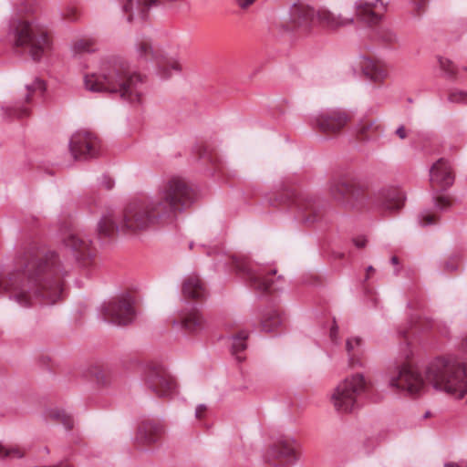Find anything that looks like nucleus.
I'll use <instances>...</instances> for the list:
<instances>
[{
  "label": "nucleus",
  "mask_w": 467,
  "mask_h": 467,
  "mask_svg": "<svg viewBox=\"0 0 467 467\" xmlns=\"http://www.w3.org/2000/svg\"><path fill=\"white\" fill-rule=\"evenodd\" d=\"M134 52L138 60L157 61L159 73L162 78L171 77L172 74L171 71L180 72L182 70V66L177 59L165 60L158 54V51L153 48L150 40L145 36L136 38Z\"/></svg>",
  "instance_id": "9d476101"
},
{
  "label": "nucleus",
  "mask_w": 467,
  "mask_h": 467,
  "mask_svg": "<svg viewBox=\"0 0 467 467\" xmlns=\"http://www.w3.org/2000/svg\"><path fill=\"white\" fill-rule=\"evenodd\" d=\"M236 1H237L238 5L241 8H246L249 5H251L255 0H236Z\"/></svg>",
  "instance_id": "a18cd8bd"
},
{
  "label": "nucleus",
  "mask_w": 467,
  "mask_h": 467,
  "mask_svg": "<svg viewBox=\"0 0 467 467\" xmlns=\"http://www.w3.org/2000/svg\"><path fill=\"white\" fill-rule=\"evenodd\" d=\"M362 346V340L360 337H350L346 342V349L349 356L350 363H354L355 357L359 353Z\"/></svg>",
  "instance_id": "473e14b6"
},
{
  "label": "nucleus",
  "mask_w": 467,
  "mask_h": 467,
  "mask_svg": "<svg viewBox=\"0 0 467 467\" xmlns=\"http://www.w3.org/2000/svg\"><path fill=\"white\" fill-rule=\"evenodd\" d=\"M367 190L366 183L350 175L332 179L327 188L330 198L338 206L348 211L358 210L365 205Z\"/></svg>",
  "instance_id": "0eeeda50"
},
{
  "label": "nucleus",
  "mask_w": 467,
  "mask_h": 467,
  "mask_svg": "<svg viewBox=\"0 0 467 467\" xmlns=\"http://www.w3.org/2000/svg\"><path fill=\"white\" fill-rule=\"evenodd\" d=\"M101 183L107 190H111L114 186V182L110 178L106 176L103 177V181Z\"/></svg>",
  "instance_id": "37998d69"
},
{
  "label": "nucleus",
  "mask_w": 467,
  "mask_h": 467,
  "mask_svg": "<svg viewBox=\"0 0 467 467\" xmlns=\"http://www.w3.org/2000/svg\"><path fill=\"white\" fill-rule=\"evenodd\" d=\"M47 417L56 422L63 424L67 430L73 428L74 420L72 417L63 410L51 409L47 411Z\"/></svg>",
  "instance_id": "c756f323"
},
{
  "label": "nucleus",
  "mask_w": 467,
  "mask_h": 467,
  "mask_svg": "<svg viewBox=\"0 0 467 467\" xmlns=\"http://www.w3.org/2000/svg\"><path fill=\"white\" fill-rule=\"evenodd\" d=\"M11 29L16 47L26 50L34 60H40L50 45L46 27L36 20L20 19L12 24Z\"/></svg>",
  "instance_id": "423d86ee"
},
{
  "label": "nucleus",
  "mask_w": 467,
  "mask_h": 467,
  "mask_svg": "<svg viewBox=\"0 0 467 467\" xmlns=\"http://www.w3.org/2000/svg\"><path fill=\"white\" fill-rule=\"evenodd\" d=\"M445 467H467V462H449L445 464Z\"/></svg>",
  "instance_id": "49530a36"
},
{
  "label": "nucleus",
  "mask_w": 467,
  "mask_h": 467,
  "mask_svg": "<svg viewBox=\"0 0 467 467\" xmlns=\"http://www.w3.org/2000/svg\"><path fill=\"white\" fill-rule=\"evenodd\" d=\"M172 324L187 332L196 333L203 329L204 319L199 310L191 306L179 312Z\"/></svg>",
  "instance_id": "a211bd4d"
},
{
  "label": "nucleus",
  "mask_w": 467,
  "mask_h": 467,
  "mask_svg": "<svg viewBox=\"0 0 467 467\" xmlns=\"http://www.w3.org/2000/svg\"><path fill=\"white\" fill-rule=\"evenodd\" d=\"M152 198L131 202L122 213L108 210L98 223V234L111 237L115 233L137 234L167 223Z\"/></svg>",
  "instance_id": "7ed1b4c3"
},
{
  "label": "nucleus",
  "mask_w": 467,
  "mask_h": 467,
  "mask_svg": "<svg viewBox=\"0 0 467 467\" xmlns=\"http://www.w3.org/2000/svg\"><path fill=\"white\" fill-rule=\"evenodd\" d=\"M163 432L164 429L161 424L147 420L139 426L135 440L139 444L150 445L157 442Z\"/></svg>",
  "instance_id": "412c9836"
},
{
  "label": "nucleus",
  "mask_w": 467,
  "mask_h": 467,
  "mask_svg": "<svg viewBox=\"0 0 467 467\" xmlns=\"http://www.w3.org/2000/svg\"><path fill=\"white\" fill-rule=\"evenodd\" d=\"M235 267L237 272L245 276L254 290L258 292H267L270 290L273 283L271 275L276 273L275 270L266 271L265 268L247 260L237 261Z\"/></svg>",
  "instance_id": "9b49d317"
},
{
  "label": "nucleus",
  "mask_w": 467,
  "mask_h": 467,
  "mask_svg": "<svg viewBox=\"0 0 467 467\" xmlns=\"http://www.w3.org/2000/svg\"><path fill=\"white\" fill-rule=\"evenodd\" d=\"M367 271L368 272H374V268L372 266H368Z\"/></svg>",
  "instance_id": "864d4df0"
},
{
  "label": "nucleus",
  "mask_w": 467,
  "mask_h": 467,
  "mask_svg": "<svg viewBox=\"0 0 467 467\" xmlns=\"http://www.w3.org/2000/svg\"><path fill=\"white\" fill-rule=\"evenodd\" d=\"M445 268L449 271H453V270H456L457 269V265H454V264H450V263H446L445 264Z\"/></svg>",
  "instance_id": "8fccbe9b"
},
{
  "label": "nucleus",
  "mask_w": 467,
  "mask_h": 467,
  "mask_svg": "<svg viewBox=\"0 0 467 467\" xmlns=\"http://www.w3.org/2000/svg\"><path fill=\"white\" fill-rule=\"evenodd\" d=\"M456 399L467 393V365L454 357H438L428 363L424 376L414 368L402 367L397 376L389 379L390 388L409 395H420L428 386Z\"/></svg>",
  "instance_id": "f03ea898"
},
{
  "label": "nucleus",
  "mask_w": 467,
  "mask_h": 467,
  "mask_svg": "<svg viewBox=\"0 0 467 467\" xmlns=\"http://www.w3.org/2000/svg\"><path fill=\"white\" fill-rule=\"evenodd\" d=\"M145 384L159 397L173 393L176 384L170 373L161 365H150L145 373Z\"/></svg>",
  "instance_id": "ddd939ff"
},
{
  "label": "nucleus",
  "mask_w": 467,
  "mask_h": 467,
  "mask_svg": "<svg viewBox=\"0 0 467 467\" xmlns=\"http://www.w3.org/2000/svg\"><path fill=\"white\" fill-rule=\"evenodd\" d=\"M362 68L364 73L373 81H379L386 77L385 69L376 61L365 59Z\"/></svg>",
  "instance_id": "c85d7f7f"
},
{
  "label": "nucleus",
  "mask_w": 467,
  "mask_h": 467,
  "mask_svg": "<svg viewBox=\"0 0 467 467\" xmlns=\"http://www.w3.org/2000/svg\"><path fill=\"white\" fill-rule=\"evenodd\" d=\"M265 461L275 467H285L297 460L296 442L294 439H282L265 451Z\"/></svg>",
  "instance_id": "f8f14e48"
},
{
  "label": "nucleus",
  "mask_w": 467,
  "mask_h": 467,
  "mask_svg": "<svg viewBox=\"0 0 467 467\" xmlns=\"http://www.w3.org/2000/svg\"><path fill=\"white\" fill-rule=\"evenodd\" d=\"M439 64L441 68L444 71V73L449 78H453L456 74V69L452 62L449 59L440 57Z\"/></svg>",
  "instance_id": "c9c22d12"
},
{
  "label": "nucleus",
  "mask_w": 467,
  "mask_h": 467,
  "mask_svg": "<svg viewBox=\"0 0 467 467\" xmlns=\"http://www.w3.org/2000/svg\"><path fill=\"white\" fill-rule=\"evenodd\" d=\"M448 100L451 103L467 104V92L462 90H451L449 93Z\"/></svg>",
  "instance_id": "e433bc0d"
},
{
  "label": "nucleus",
  "mask_w": 467,
  "mask_h": 467,
  "mask_svg": "<svg viewBox=\"0 0 467 467\" xmlns=\"http://www.w3.org/2000/svg\"><path fill=\"white\" fill-rule=\"evenodd\" d=\"M281 316L275 308H267L261 316V327L263 331H274L281 325Z\"/></svg>",
  "instance_id": "a878e982"
},
{
  "label": "nucleus",
  "mask_w": 467,
  "mask_h": 467,
  "mask_svg": "<svg viewBox=\"0 0 467 467\" xmlns=\"http://www.w3.org/2000/svg\"><path fill=\"white\" fill-rule=\"evenodd\" d=\"M63 244L70 249L74 257L81 265H88L94 256V251L88 240L77 234L70 233L63 239Z\"/></svg>",
  "instance_id": "dca6fc26"
},
{
  "label": "nucleus",
  "mask_w": 467,
  "mask_h": 467,
  "mask_svg": "<svg viewBox=\"0 0 467 467\" xmlns=\"http://www.w3.org/2000/svg\"><path fill=\"white\" fill-rule=\"evenodd\" d=\"M25 451L18 446H5L0 443V459H20L24 457Z\"/></svg>",
  "instance_id": "2f4dec72"
},
{
  "label": "nucleus",
  "mask_w": 467,
  "mask_h": 467,
  "mask_svg": "<svg viewBox=\"0 0 467 467\" xmlns=\"http://www.w3.org/2000/svg\"><path fill=\"white\" fill-rule=\"evenodd\" d=\"M206 411V406L203 404H200L197 406L195 410V417L197 419H202Z\"/></svg>",
  "instance_id": "a19ab883"
},
{
  "label": "nucleus",
  "mask_w": 467,
  "mask_h": 467,
  "mask_svg": "<svg viewBox=\"0 0 467 467\" xmlns=\"http://www.w3.org/2000/svg\"><path fill=\"white\" fill-rule=\"evenodd\" d=\"M375 3L366 0H358L355 3L356 16L368 25H377L381 16L374 11Z\"/></svg>",
  "instance_id": "393cba45"
},
{
  "label": "nucleus",
  "mask_w": 467,
  "mask_h": 467,
  "mask_svg": "<svg viewBox=\"0 0 467 467\" xmlns=\"http://www.w3.org/2000/svg\"><path fill=\"white\" fill-rule=\"evenodd\" d=\"M450 201L445 196H441L436 199L435 207L439 210H443L447 206H449Z\"/></svg>",
  "instance_id": "ea45409f"
},
{
  "label": "nucleus",
  "mask_w": 467,
  "mask_h": 467,
  "mask_svg": "<svg viewBox=\"0 0 467 467\" xmlns=\"http://www.w3.org/2000/svg\"><path fill=\"white\" fill-rule=\"evenodd\" d=\"M122 10L128 14V21H131L137 16L140 19H146L147 12L157 5V0H121Z\"/></svg>",
  "instance_id": "4be33fe9"
},
{
  "label": "nucleus",
  "mask_w": 467,
  "mask_h": 467,
  "mask_svg": "<svg viewBox=\"0 0 467 467\" xmlns=\"http://www.w3.org/2000/svg\"><path fill=\"white\" fill-rule=\"evenodd\" d=\"M92 51H94L93 43L89 39H78L72 46V52L75 56Z\"/></svg>",
  "instance_id": "f704fd0d"
},
{
  "label": "nucleus",
  "mask_w": 467,
  "mask_h": 467,
  "mask_svg": "<svg viewBox=\"0 0 467 467\" xmlns=\"http://www.w3.org/2000/svg\"><path fill=\"white\" fill-rule=\"evenodd\" d=\"M354 244L357 247L363 248L367 244V240L364 237H358L354 240Z\"/></svg>",
  "instance_id": "c03bdc74"
},
{
  "label": "nucleus",
  "mask_w": 467,
  "mask_h": 467,
  "mask_svg": "<svg viewBox=\"0 0 467 467\" xmlns=\"http://www.w3.org/2000/svg\"><path fill=\"white\" fill-rule=\"evenodd\" d=\"M105 321L117 326H127L135 318L134 299L124 294L101 306Z\"/></svg>",
  "instance_id": "1a4fd4ad"
},
{
  "label": "nucleus",
  "mask_w": 467,
  "mask_h": 467,
  "mask_svg": "<svg viewBox=\"0 0 467 467\" xmlns=\"http://www.w3.org/2000/svg\"><path fill=\"white\" fill-rule=\"evenodd\" d=\"M36 90H41V91L45 90V84L39 78H36L31 85L26 86V98H25L26 101L30 100V97H31L32 93L35 92Z\"/></svg>",
  "instance_id": "58836bf2"
},
{
  "label": "nucleus",
  "mask_w": 467,
  "mask_h": 467,
  "mask_svg": "<svg viewBox=\"0 0 467 467\" xmlns=\"http://www.w3.org/2000/svg\"><path fill=\"white\" fill-rule=\"evenodd\" d=\"M20 265L23 271L0 273V293L7 292L10 299L25 307L36 301L53 305L62 298L64 279L71 265L57 252L48 251L41 256L26 252Z\"/></svg>",
  "instance_id": "f257e3e1"
},
{
  "label": "nucleus",
  "mask_w": 467,
  "mask_h": 467,
  "mask_svg": "<svg viewBox=\"0 0 467 467\" xmlns=\"http://www.w3.org/2000/svg\"><path fill=\"white\" fill-rule=\"evenodd\" d=\"M431 182L432 185L446 189L452 185L454 176L447 161L440 159L431 168Z\"/></svg>",
  "instance_id": "aec40b11"
},
{
  "label": "nucleus",
  "mask_w": 467,
  "mask_h": 467,
  "mask_svg": "<svg viewBox=\"0 0 467 467\" xmlns=\"http://www.w3.org/2000/svg\"><path fill=\"white\" fill-rule=\"evenodd\" d=\"M464 70H466V71H467V67H464Z\"/></svg>",
  "instance_id": "5fc2aeb1"
},
{
  "label": "nucleus",
  "mask_w": 467,
  "mask_h": 467,
  "mask_svg": "<svg viewBox=\"0 0 467 467\" xmlns=\"http://www.w3.org/2000/svg\"><path fill=\"white\" fill-rule=\"evenodd\" d=\"M460 348L463 353L467 354V335L462 338Z\"/></svg>",
  "instance_id": "de8ad7c7"
},
{
  "label": "nucleus",
  "mask_w": 467,
  "mask_h": 467,
  "mask_svg": "<svg viewBox=\"0 0 467 467\" xmlns=\"http://www.w3.org/2000/svg\"><path fill=\"white\" fill-rule=\"evenodd\" d=\"M99 140L91 132L78 130L69 140V149L75 160L88 159L97 156L99 152Z\"/></svg>",
  "instance_id": "4468645a"
},
{
  "label": "nucleus",
  "mask_w": 467,
  "mask_h": 467,
  "mask_svg": "<svg viewBox=\"0 0 467 467\" xmlns=\"http://www.w3.org/2000/svg\"><path fill=\"white\" fill-rule=\"evenodd\" d=\"M377 37L386 44H394L398 41L397 34L387 26H380L376 32Z\"/></svg>",
  "instance_id": "72a5a7b5"
},
{
  "label": "nucleus",
  "mask_w": 467,
  "mask_h": 467,
  "mask_svg": "<svg viewBox=\"0 0 467 467\" xmlns=\"http://www.w3.org/2000/svg\"><path fill=\"white\" fill-rule=\"evenodd\" d=\"M368 388L362 374H355L339 382L330 396L334 409L341 414L352 413L358 408V397Z\"/></svg>",
  "instance_id": "6e6552de"
},
{
  "label": "nucleus",
  "mask_w": 467,
  "mask_h": 467,
  "mask_svg": "<svg viewBox=\"0 0 467 467\" xmlns=\"http://www.w3.org/2000/svg\"><path fill=\"white\" fill-rule=\"evenodd\" d=\"M354 16H342L335 14L328 9L320 8L317 10V25L330 30H337L341 27L352 26Z\"/></svg>",
  "instance_id": "6ab92c4d"
},
{
  "label": "nucleus",
  "mask_w": 467,
  "mask_h": 467,
  "mask_svg": "<svg viewBox=\"0 0 467 467\" xmlns=\"http://www.w3.org/2000/svg\"><path fill=\"white\" fill-rule=\"evenodd\" d=\"M248 337V333L245 331H241L237 335L233 336L232 337V350L233 354L236 356L238 360H241L242 358L238 356L240 352L246 348L245 340Z\"/></svg>",
  "instance_id": "7c9ffc66"
},
{
  "label": "nucleus",
  "mask_w": 467,
  "mask_h": 467,
  "mask_svg": "<svg viewBox=\"0 0 467 467\" xmlns=\"http://www.w3.org/2000/svg\"><path fill=\"white\" fill-rule=\"evenodd\" d=\"M350 119L349 115L342 109H331L320 113L316 118V124L320 130L328 133L339 131Z\"/></svg>",
  "instance_id": "f3484780"
},
{
  "label": "nucleus",
  "mask_w": 467,
  "mask_h": 467,
  "mask_svg": "<svg viewBox=\"0 0 467 467\" xmlns=\"http://www.w3.org/2000/svg\"><path fill=\"white\" fill-rule=\"evenodd\" d=\"M141 83L140 75L118 65L102 67L99 72L88 73L83 77L86 90L117 94L130 103L140 101Z\"/></svg>",
  "instance_id": "20e7f679"
},
{
  "label": "nucleus",
  "mask_w": 467,
  "mask_h": 467,
  "mask_svg": "<svg viewBox=\"0 0 467 467\" xmlns=\"http://www.w3.org/2000/svg\"><path fill=\"white\" fill-rule=\"evenodd\" d=\"M297 206L304 213L302 215V220L304 222L313 223L315 221L317 209L315 200L312 197H306L304 199L297 200Z\"/></svg>",
  "instance_id": "cd10ccee"
},
{
  "label": "nucleus",
  "mask_w": 467,
  "mask_h": 467,
  "mask_svg": "<svg viewBox=\"0 0 467 467\" xmlns=\"http://www.w3.org/2000/svg\"><path fill=\"white\" fill-rule=\"evenodd\" d=\"M383 131L380 124L376 120H365L357 128V133L360 140H368L373 135L379 134Z\"/></svg>",
  "instance_id": "bb28decb"
},
{
  "label": "nucleus",
  "mask_w": 467,
  "mask_h": 467,
  "mask_svg": "<svg viewBox=\"0 0 467 467\" xmlns=\"http://www.w3.org/2000/svg\"><path fill=\"white\" fill-rule=\"evenodd\" d=\"M420 223L422 226L434 224L437 221V215L431 211H424L419 216Z\"/></svg>",
  "instance_id": "4c0bfd02"
},
{
  "label": "nucleus",
  "mask_w": 467,
  "mask_h": 467,
  "mask_svg": "<svg viewBox=\"0 0 467 467\" xmlns=\"http://www.w3.org/2000/svg\"><path fill=\"white\" fill-rule=\"evenodd\" d=\"M151 198L169 223L194 202L196 192L189 182L174 176L163 181Z\"/></svg>",
  "instance_id": "39448f33"
},
{
  "label": "nucleus",
  "mask_w": 467,
  "mask_h": 467,
  "mask_svg": "<svg viewBox=\"0 0 467 467\" xmlns=\"http://www.w3.org/2000/svg\"><path fill=\"white\" fill-rule=\"evenodd\" d=\"M379 201L385 210L397 211L403 206L405 194L397 188L384 189L379 192Z\"/></svg>",
  "instance_id": "5701e85b"
},
{
  "label": "nucleus",
  "mask_w": 467,
  "mask_h": 467,
  "mask_svg": "<svg viewBox=\"0 0 467 467\" xmlns=\"http://www.w3.org/2000/svg\"><path fill=\"white\" fill-rule=\"evenodd\" d=\"M315 25H317V10L303 4H293L288 18L283 23L287 31L296 29L308 31Z\"/></svg>",
  "instance_id": "2eb2a0df"
},
{
  "label": "nucleus",
  "mask_w": 467,
  "mask_h": 467,
  "mask_svg": "<svg viewBox=\"0 0 467 467\" xmlns=\"http://www.w3.org/2000/svg\"><path fill=\"white\" fill-rule=\"evenodd\" d=\"M182 294L188 298L202 299L206 295V288L198 275H191L183 281Z\"/></svg>",
  "instance_id": "b1692460"
},
{
  "label": "nucleus",
  "mask_w": 467,
  "mask_h": 467,
  "mask_svg": "<svg viewBox=\"0 0 467 467\" xmlns=\"http://www.w3.org/2000/svg\"><path fill=\"white\" fill-rule=\"evenodd\" d=\"M27 111H28V109H27L26 108H22V109H19V111H18V112L9 113V115H10V116H12V115H16V116H17V117H23V116H25V115H26V114H27Z\"/></svg>",
  "instance_id": "09e8293b"
},
{
  "label": "nucleus",
  "mask_w": 467,
  "mask_h": 467,
  "mask_svg": "<svg viewBox=\"0 0 467 467\" xmlns=\"http://www.w3.org/2000/svg\"><path fill=\"white\" fill-rule=\"evenodd\" d=\"M390 261L393 265H397L399 263V259L397 256H392Z\"/></svg>",
  "instance_id": "603ef678"
},
{
  "label": "nucleus",
  "mask_w": 467,
  "mask_h": 467,
  "mask_svg": "<svg viewBox=\"0 0 467 467\" xmlns=\"http://www.w3.org/2000/svg\"><path fill=\"white\" fill-rule=\"evenodd\" d=\"M396 135L401 139L404 140L407 138V131L403 125H400L395 131Z\"/></svg>",
  "instance_id": "79ce46f5"
},
{
  "label": "nucleus",
  "mask_w": 467,
  "mask_h": 467,
  "mask_svg": "<svg viewBox=\"0 0 467 467\" xmlns=\"http://www.w3.org/2000/svg\"><path fill=\"white\" fill-rule=\"evenodd\" d=\"M337 327H333L331 328V331H330L331 337H335V336H336V334H337Z\"/></svg>",
  "instance_id": "3c124183"
}]
</instances>
